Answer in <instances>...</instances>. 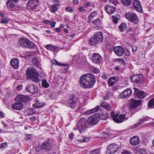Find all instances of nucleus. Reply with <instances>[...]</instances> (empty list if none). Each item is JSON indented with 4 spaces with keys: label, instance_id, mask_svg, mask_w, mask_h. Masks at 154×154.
I'll return each instance as SVG.
<instances>
[{
    "label": "nucleus",
    "instance_id": "nucleus-1",
    "mask_svg": "<svg viewBox=\"0 0 154 154\" xmlns=\"http://www.w3.org/2000/svg\"><path fill=\"white\" fill-rule=\"evenodd\" d=\"M80 84L83 88H92L95 82L94 76L90 74H85L82 76L80 79Z\"/></svg>",
    "mask_w": 154,
    "mask_h": 154
},
{
    "label": "nucleus",
    "instance_id": "nucleus-2",
    "mask_svg": "<svg viewBox=\"0 0 154 154\" xmlns=\"http://www.w3.org/2000/svg\"><path fill=\"white\" fill-rule=\"evenodd\" d=\"M26 75L27 78L31 79L35 82L37 83L39 81L38 73L34 68H28L26 71Z\"/></svg>",
    "mask_w": 154,
    "mask_h": 154
},
{
    "label": "nucleus",
    "instance_id": "nucleus-3",
    "mask_svg": "<svg viewBox=\"0 0 154 154\" xmlns=\"http://www.w3.org/2000/svg\"><path fill=\"white\" fill-rule=\"evenodd\" d=\"M85 118L80 119L77 124L74 128L75 130H78L80 133L84 132L87 128V122Z\"/></svg>",
    "mask_w": 154,
    "mask_h": 154
},
{
    "label": "nucleus",
    "instance_id": "nucleus-4",
    "mask_svg": "<svg viewBox=\"0 0 154 154\" xmlns=\"http://www.w3.org/2000/svg\"><path fill=\"white\" fill-rule=\"evenodd\" d=\"M39 0H29L26 5L28 9L33 11H37L39 6Z\"/></svg>",
    "mask_w": 154,
    "mask_h": 154
},
{
    "label": "nucleus",
    "instance_id": "nucleus-5",
    "mask_svg": "<svg viewBox=\"0 0 154 154\" xmlns=\"http://www.w3.org/2000/svg\"><path fill=\"white\" fill-rule=\"evenodd\" d=\"M141 100H137L132 99L129 102V110L133 114L136 112V108L141 104Z\"/></svg>",
    "mask_w": 154,
    "mask_h": 154
},
{
    "label": "nucleus",
    "instance_id": "nucleus-6",
    "mask_svg": "<svg viewBox=\"0 0 154 154\" xmlns=\"http://www.w3.org/2000/svg\"><path fill=\"white\" fill-rule=\"evenodd\" d=\"M18 42L20 45L29 48H32L35 46L34 44L26 38H19Z\"/></svg>",
    "mask_w": 154,
    "mask_h": 154
},
{
    "label": "nucleus",
    "instance_id": "nucleus-7",
    "mask_svg": "<svg viewBox=\"0 0 154 154\" xmlns=\"http://www.w3.org/2000/svg\"><path fill=\"white\" fill-rule=\"evenodd\" d=\"M111 115L113 120L116 123H120L125 120V115L121 114L119 116L117 114H115L114 112L112 111L111 112Z\"/></svg>",
    "mask_w": 154,
    "mask_h": 154
},
{
    "label": "nucleus",
    "instance_id": "nucleus-8",
    "mask_svg": "<svg viewBox=\"0 0 154 154\" xmlns=\"http://www.w3.org/2000/svg\"><path fill=\"white\" fill-rule=\"evenodd\" d=\"M125 17L129 21L134 23L135 24L137 23L138 22L137 16L133 13L129 12L126 13Z\"/></svg>",
    "mask_w": 154,
    "mask_h": 154
},
{
    "label": "nucleus",
    "instance_id": "nucleus-9",
    "mask_svg": "<svg viewBox=\"0 0 154 154\" xmlns=\"http://www.w3.org/2000/svg\"><path fill=\"white\" fill-rule=\"evenodd\" d=\"M99 116L100 115L98 114L91 116L88 119L87 123L92 125L97 124L99 120Z\"/></svg>",
    "mask_w": 154,
    "mask_h": 154
},
{
    "label": "nucleus",
    "instance_id": "nucleus-10",
    "mask_svg": "<svg viewBox=\"0 0 154 154\" xmlns=\"http://www.w3.org/2000/svg\"><path fill=\"white\" fill-rule=\"evenodd\" d=\"M78 100V98L75 95L72 94L71 95L68 100L69 106L72 108H75Z\"/></svg>",
    "mask_w": 154,
    "mask_h": 154
},
{
    "label": "nucleus",
    "instance_id": "nucleus-11",
    "mask_svg": "<svg viewBox=\"0 0 154 154\" xmlns=\"http://www.w3.org/2000/svg\"><path fill=\"white\" fill-rule=\"evenodd\" d=\"M119 146L115 144H112L109 145L106 150L108 154H113L116 152L118 150Z\"/></svg>",
    "mask_w": 154,
    "mask_h": 154
},
{
    "label": "nucleus",
    "instance_id": "nucleus-12",
    "mask_svg": "<svg viewBox=\"0 0 154 154\" xmlns=\"http://www.w3.org/2000/svg\"><path fill=\"white\" fill-rule=\"evenodd\" d=\"M92 62L96 64H99L101 63L102 60V58L98 53H94L92 57Z\"/></svg>",
    "mask_w": 154,
    "mask_h": 154
},
{
    "label": "nucleus",
    "instance_id": "nucleus-13",
    "mask_svg": "<svg viewBox=\"0 0 154 154\" xmlns=\"http://www.w3.org/2000/svg\"><path fill=\"white\" fill-rule=\"evenodd\" d=\"M131 81L134 83H141L143 81V76L142 75H135L132 76L130 78Z\"/></svg>",
    "mask_w": 154,
    "mask_h": 154
},
{
    "label": "nucleus",
    "instance_id": "nucleus-14",
    "mask_svg": "<svg viewBox=\"0 0 154 154\" xmlns=\"http://www.w3.org/2000/svg\"><path fill=\"white\" fill-rule=\"evenodd\" d=\"M15 100L19 102H27L30 100V97L28 96L20 94L15 98Z\"/></svg>",
    "mask_w": 154,
    "mask_h": 154
},
{
    "label": "nucleus",
    "instance_id": "nucleus-15",
    "mask_svg": "<svg viewBox=\"0 0 154 154\" xmlns=\"http://www.w3.org/2000/svg\"><path fill=\"white\" fill-rule=\"evenodd\" d=\"M93 36L99 43H102L103 41V33L101 32H95Z\"/></svg>",
    "mask_w": 154,
    "mask_h": 154
},
{
    "label": "nucleus",
    "instance_id": "nucleus-16",
    "mask_svg": "<svg viewBox=\"0 0 154 154\" xmlns=\"http://www.w3.org/2000/svg\"><path fill=\"white\" fill-rule=\"evenodd\" d=\"M26 91L32 94L36 93L38 90V88L34 85L28 84L26 88Z\"/></svg>",
    "mask_w": 154,
    "mask_h": 154
},
{
    "label": "nucleus",
    "instance_id": "nucleus-17",
    "mask_svg": "<svg viewBox=\"0 0 154 154\" xmlns=\"http://www.w3.org/2000/svg\"><path fill=\"white\" fill-rule=\"evenodd\" d=\"M113 50L116 54L118 56H122L124 53L123 48L121 46H116L114 47Z\"/></svg>",
    "mask_w": 154,
    "mask_h": 154
},
{
    "label": "nucleus",
    "instance_id": "nucleus-18",
    "mask_svg": "<svg viewBox=\"0 0 154 154\" xmlns=\"http://www.w3.org/2000/svg\"><path fill=\"white\" fill-rule=\"evenodd\" d=\"M19 61L17 58L12 59L10 61L11 66L14 69H17L19 67Z\"/></svg>",
    "mask_w": 154,
    "mask_h": 154
},
{
    "label": "nucleus",
    "instance_id": "nucleus-19",
    "mask_svg": "<svg viewBox=\"0 0 154 154\" xmlns=\"http://www.w3.org/2000/svg\"><path fill=\"white\" fill-rule=\"evenodd\" d=\"M134 7L137 11L141 12L142 11V7L140 2L138 0H134L133 2Z\"/></svg>",
    "mask_w": 154,
    "mask_h": 154
},
{
    "label": "nucleus",
    "instance_id": "nucleus-20",
    "mask_svg": "<svg viewBox=\"0 0 154 154\" xmlns=\"http://www.w3.org/2000/svg\"><path fill=\"white\" fill-rule=\"evenodd\" d=\"M132 91L131 89L128 88L125 90L120 95L122 98H126L132 94Z\"/></svg>",
    "mask_w": 154,
    "mask_h": 154
},
{
    "label": "nucleus",
    "instance_id": "nucleus-21",
    "mask_svg": "<svg viewBox=\"0 0 154 154\" xmlns=\"http://www.w3.org/2000/svg\"><path fill=\"white\" fill-rule=\"evenodd\" d=\"M23 104L20 102L13 103L11 105V107L14 110H20L23 108Z\"/></svg>",
    "mask_w": 154,
    "mask_h": 154
},
{
    "label": "nucleus",
    "instance_id": "nucleus-22",
    "mask_svg": "<svg viewBox=\"0 0 154 154\" xmlns=\"http://www.w3.org/2000/svg\"><path fill=\"white\" fill-rule=\"evenodd\" d=\"M117 81V78L116 77L113 76L110 77L108 80V85L109 86H112Z\"/></svg>",
    "mask_w": 154,
    "mask_h": 154
},
{
    "label": "nucleus",
    "instance_id": "nucleus-23",
    "mask_svg": "<svg viewBox=\"0 0 154 154\" xmlns=\"http://www.w3.org/2000/svg\"><path fill=\"white\" fill-rule=\"evenodd\" d=\"M140 142V139L138 137L134 136L132 137L130 140V143L133 145H136Z\"/></svg>",
    "mask_w": 154,
    "mask_h": 154
},
{
    "label": "nucleus",
    "instance_id": "nucleus-24",
    "mask_svg": "<svg viewBox=\"0 0 154 154\" xmlns=\"http://www.w3.org/2000/svg\"><path fill=\"white\" fill-rule=\"evenodd\" d=\"M105 9L106 12L109 14H113L115 10V9L113 7L106 5L105 6Z\"/></svg>",
    "mask_w": 154,
    "mask_h": 154
},
{
    "label": "nucleus",
    "instance_id": "nucleus-25",
    "mask_svg": "<svg viewBox=\"0 0 154 154\" xmlns=\"http://www.w3.org/2000/svg\"><path fill=\"white\" fill-rule=\"evenodd\" d=\"M135 93L136 94L137 97L140 98H143L145 97L146 95L145 93L143 91H139L137 89H135Z\"/></svg>",
    "mask_w": 154,
    "mask_h": 154
},
{
    "label": "nucleus",
    "instance_id": "nucleus-26",
    "mask_svg": "<svg viewBox=\"0 0 154 154\" xmlns=\"http://www.w3.org/2000/svg\"><path fill=\"white\" fill-rule=\"evenodd\" d=\"M100 106L108 111H110L111 110V107L110 106L108 103L105 101H103L101 103Z\"/></svg>",
    "mask_w": 154,
    "mask_h": 154
},
{
    "label": "nucleus",
    "instance_id": "nucleus-27",
    "mask_svg": "<svg viewBox=\"0 0 154 154\" xmlns=\"http://www.w3.org/2000/svg\"><path fill=\"white\" fill-rule=\"evenodd\" d=\"M88 43L90 45H95L99 44L98 42L96 40L94 37L90 38L88 40Z\"/></svg>",
    "mask_w": 154,
    "mask_h": 154
},
{
    "label": "nucleus",
    "instance_id": "nucleus-28",
    "mask_svg": "<svg viewBox=\"0 0 154 154\" xmlns=\"http://www.w3.org/2000/svg\"><path fill=\"white\" fill-rule=\"evenodd\" d=\"M7 7L10 8H12L16 5V3L12 0H8L6 3Z\"/></svg>",
    "mask_w": 154,
    "mask_h": 154
},
{
    "label": "nucleus",
    "instance_id": "nucleus-29",
    "mask_svg": "<svg viewBox=\"0 0 154 154\" xmlns=\"http://www.w3.org/2000/svg\"><path fill=\"white\" fill-rule=\"evenodd\" d=\"M43 106V104L39 102V101L38 100H37L35 103L33 104V106L34 108H39Z\"/></svg>",
    "mask_w": 154,
    "mask_h": 154
},
{
    "label": "nucleus",
    "instance_id": "nucleus-30",
    "mask_svg": "<svg viewBox=\"0 0 154 154\" xmlns=\"http://www.w3.org/2000/svg\"><path fill=\"white\" fill-rule=\"evenodd\" d=\"M59 6L58 4H54L52 5L51 7V12L53 13H55L58 10L57 6Z\"/></svg>",
    "mask_w": 154,
    "mask_h": 154
},
{
    "label": "nucleus",
    "instance_id": "nucleus-31",
    "mask_svg": "<svg viewBox=\"0 0 154 154\" xmlns=\"http://www.w3.org/2000/svg\"><path fill=\"white\" fill-rule=\"evenodd\" d=\"M48 147V141L46 140L45 141L41 146V148L42 149H47Z\"/></svg>",
    "mask_w": 154,
    "mask_h": 154
},
{
    "label": "nucleus",
    "instance_id": "nucleus-32",
    "mask_svg": "<svg viewBox=\"0 0 154 154\" xmlns=\"http://www.w3.org/2000/svg\"><path fill=\"white\" fill-rule=\"evenodd\" d=\"M121 1L124 5L126 6H129L131 2V0H121Z\"/></svg>",
    "mask_w": 154,
    "mask_h": 154
},
{
    "label": "nucleus",
    "instance_id": "nucleus-33",
    "mask_svg": "<svg viewBox=\"0 0 154 154\" xmlns=\"http://www.w3.org/2000/svg\"><path fill=\"white\" fill-rule=\"evenodd\" d=\"M49 50L56 52L58 51V48L57 47L51 45H49Z\"/></svg>",
    "mask_w": 154,
    "mask_h": 154
},
{
    "label": "nucleus",
    "instance_id": "nucleus-34",
    "mask_svg": "<svg viewBox=\"0 0 154 154\" xmlns=\"http://www.w3.org/2000/svg\"><path fill=\"white\" fill-rule=\"evenodd\" d=\"M97 14V13L95 11H93L91 14L88 17V22H90L92 18L95 17Z\"/></svg>",
    "mask_w": 154,
    "mask_h": 154
},
{
    "label": "nucleus",
    "instance_id": "nucleus-35",
    "mask_svg": "<svg viewBox=\"0 0 154 154\" xmlns=\"http://www.w3.org/2000/svg\"><path fill=\"white\" fill-rule=\"evenodd\" d=\"M126 28V25L125 23L121 24L119 27V29L120 31L122 32H123Z\"/></svg>",
    "mask_w": 154,
    "mask_h": 154
},
{
    "label": "nucleus",
    "instance_id": "nucleus-36",
    "mask_svg": "<svg viewBox=\"0 0 154 154\" xmlns=\"http://www.w3.org/2000/svg\"><path fill=\"white\" fill-rule=\"evenodd\" d=\"M108 115L105 112H103L101 115L100 116L99 118H100L101 119L104 120L108 118Z\"/></svg>",
    "mask_w": 154,
    "mask_h": 154
},
{
    "label": "nucleus",
    "instance_id": "nucleus-37",
    "mask_svg": "<svg viewBox=\"0 0 154 154\" xmlns=\"http://www.w3.org/2000/svg\"><path fill=\"white\" fill-rule=\"evenodd\" d=\"M9 21V19L5 17H2L1 18L0 22L2 23L7 24Z\"/></svg>",
    "mask_w": 154,
    "mask_h": 154
},
{
    "label": "nucleus",
    "instance_id": "nucleus-38",
    "mask_svg": "<svg viewBox=\"0 0 154 154\" xmlns=\"http://www.w3.org/2000/svg\"><path fill=\"white\" fill-rule=\"evenodd\" d=\"M42 86L44 88H47L48 87V83L46 79H44L42 81Z\"/></svg>",
    "mask_w": 154,
    "mask_h": 154
},
{
    "label": "nucleus",
    "instance_id": "nucleus-39",
    "mask_svg": "<svg viewBox=\"0 0 154 154\" xmlns=\"http://www.w3.org/2000/svg\"><path fill=\"white\" fill-rule=\"evenodd\" d=\"M116 61L118 62V63L121 64L123 66H125V63L124 62V60L122 58H118L116 60Z\"/></svg>",
    "mask_w": 154,
    "mask_h": 154
},
{
    "label": "nucleus",
    "instance_id": "nucleus-40",
    "mask_svg": "<svg viewBox=\"0 0 154 154\" xmlns=\"http://www.w3.org/2000/svg\"><path fill=\"white\" fill-rule=\"evenodd\" d=\"M100 150L99 149H97L93 150L90 152V154H99L100 153Z\"/></svg>",
    "mask_w": 154,
    "mask_h": 154
},
{
    "label": "nucleus",
    "instance_id": "nucleus-41",
    "mask_svg": "<svg viewBox=\"0 0 154 154\" xmlns=\"http://www.w3.org/2000/svg\"><path fill=\"white\" fill-rule=\"evenodd\" d=\"M89 140L88 138L83 137L82 138V139L78 140H77V141L81 143H83L84 142H88Z\"/></svg>",
    "mask_w": 154,
    "mask_h": 154
},
{
    "label": "nucleus",
    "instance_id": "nucleus-42",
    "mask_svg": "<svg viewBox=\"0 0 154 154\" xmlns=\"http://www.w3.org/2000/svg\"><path fill=\"white\" fill-rule=\"evenodd\" d=\"M51 62L53 64L58 66H61L62 65V64L58 62L55 59L52 60Z\"/></svg>",
    "mask_w": 154,
    "mask_h": 154
},
{
    "label": "nucleus",
    "instance_id": "nucleus-43",
    "mask_svg": "<svg viewBox=\"0 0 154 154\" xmlns=\"http://www.w3.org/2000/svg\"><path fill=\"white\" fill-rule=\"evenodd\" d=\"M112 18L113 22L115 24H117L118 23V18L117 17L115 16H112Z\"/></svg>",
    "mask_w": 154,
    "mask_h": 154
},
{
    "label": "nucleus",
    "instance_id": "nucleus-44",
    "mask_svg": "<svg viewBox=\"0 0 154 154\" xmlns=\"http://www.w3.org/2000/svg\"><path fill=\"white\" fill-rule=\"evenodd\" d=\"M148 106L150 107H152L154 106V98L149 101L148 103Z\"/></svg>",
    "mask_w": 154,
    "mask_h": 154
},
{
    "label": "nucleus",
    "instance_id": "nucleus-45",
    "mask_svg": "<svg viewBox=\"0 0 154 154\" xmlns=\"http://www.w3.org/2000/svg\"><path fill=\"white\" fill-rule=\"evenodd\" d=\"M93 23L95 25H99L101 23V21L100 19L95 20L93 22Z\"/></svg>",
    "mask_w": 154,
    "mask_h": 154
},
{
    "label": "nucleus",
    "instance_id": "nucleus-46",
    "mask_svg": "<svg viewBox=\"0 0 154 154\" xmlns=\"http://www.w3.org/2000/svg\"><path fill=\"white\" fill-rule=\"evenodd\" d=\"M28 115L29 116L31 115L34 113V112L33 109H28L26 111Z\"/></svg>",
    "mask_w": 154,
    "mask_h": 154
},
{
    "label": "nucleus",
    "instance_id": "nucleus-47",
    "mask_svg": "<svg viewBox=\"0 0 154 154\" xmlns=\"http://www.w3.org/2000/svg\"><path fill=\"white\" fill-rule=\"evenodd\" d=\"M149 119V118L148 117H146L140 119V121L141 122V123L142 124H143Z\"/></svg>",
    "mask_w": 154,
    "mask_h": 154
},
{
    "label": "nucleus",
    "instance_id": "nucleus-48",
    "mask_svg": "<svg viewBox=\"0 0 154 154\" xmlns=\"http://www.w3.org/2000/svg\"><path fill=\"white\" fill-rule=\"evenodd\" d=\"M100 136L103 138H106L108 137V135L104 132H102L100 133Z\"/></svg>",
    "mask_w": 154,
    "mask_h": 154
},
{
    "label": "nucleus",
    "instance_id": "nucleus-49",
    "mask_svg": "<svg viewBox=\"0 0 154 154\" xmlns=\"http://www.w3.org/2000/svg\"><path fill=\"white\" fill-rule=\"evenodd\" d=\"M7 146V144L6 143H3L0 144V147L2 149H5Z\"/></svg>",
    "mask_w": 154,
    "mask_h": 154
},
{
    "label": "nucleus",
    "instance_id": "nucleus-50",
    "mask_svg": "<svg viewBox=\"0 0 154 154\" xmlns=\"http://www.w3.org/2000/svg\"><path fill=\"white\" fill-rule=\"evenodd\" d=\"M66 11L70 12H72L73 11L71 7H67L66 8Z\"/></svg>",
    "mask_w": 154,
    "mask_h": 154
},
{
    "label": "nucleus",
    "instance_id": "nucleus-51",
    "mask_svg": "<svg viewBox=\"0 0 154 154\" xmlns=\"http://www.w3.org/2000/svg\"><path fill=\"white\" fill-rule=\"evenodd\" d=\"M100 108V106H96L95 108H94L91 109L92 110L93 112H96L98 110L99 108Z\"/></svg>",
    "mask_w": 154,
    "mask_h": 154
},
{
    "label": "nucleus",
    "instance_id": "nucleus-52",
    "mask_svg": "<svg viewBox=\"0 0 154 154\" xmlns=\"http://www.w3.org/2000/svg\"><path fill=\"white\" fill-rule=\"evenodd\" d=\"M49 23H50V25L51 26L52 28H54L55 27V25L56 24V22L55 21H53V22H49Z\"/></svg>",
    "mask_w": 154,
    "mask_h": 154
},
{
    "label": "nucleus",
    "instance_id": "nucleus-53",
    "mask_svg": "<svg viewBox=\"0 0 154 154\" xmlns=\"http://www.w3.org/2000/svg\"><path fill=\"white\" fill-rule=\"evenodd\" d=\"M79 11L80 12H82L85 11V9L83 7H80L78 8Z\"/></svg>",
    "mask_w": 154,
    "mask_h": 154
},
{
    "label": "nucleus",
    "instance_id": "nucleus-54",
    "mask_svg": "<svg viewBox=\"0 0 154 154\" xmlns=\"http://www.w3.org/2000/svg\"><path fill=\"white\" fill-rule=\"evenodd\" d=\"M74 134L71 133L69 135V138L70 140H72L74 138Z\"/></svg>",
    "mask_w": 154,
    "mask_h": 154
},
{
    "label": "nucleus",
    "instance_id": "nucleus-55",
    "mask_svg": "<svg viewBox=\"0 0 154 154\" xmlns=\"http://www.w3.org/2000/svg\"><path fill=\"white\" fill-rule=\"evenodd\" d=\"M23 88V86L22 85H20L18 86H17L16 88V89L17 90L20 91Z\"/></svg>",
    "mask_w": 154,
    "mask_h": 154
},
{
    "label": "nucleus",
    "instance_id": "nucleus-56",
    "mask_svg": "<svg viewBox=\"0 0 154 154\" xmlns=\"http://www.w3.org/2000/svg\"><path fill=\"white\" fill-rule=\"evenodd\" d=\"M93 72L94 73H98L100 71L99 69L97 68H94L93 70Z\"/></svg>",
    "mask_w": 154,
    "mask_h": 154
},
{
    "label": "nucleus",
    "instance_id": "nucleus-57",
    "mask_svg": "<svg viewBox=\"0 0 154 154\" xmlns=\"http://www.w3.org/2000/svg\"><path fill=\"white\" fill-rule=\"evenodd\" d=\"M91 5L90 3L89 2H87L85 5V8H88Z\"/></svg>",
    "mask_w": 154,
    "mask_h": 154
},
{
    "label": "nucleus",
    "instance_id": "nucleus-58",
    "mask_svg": "<svg viewBox=\"0 0 154 154\" xmlns=\"http://www.w3.org/2000/svg\"><path fill=\"white\" fill-rule=\"evenodd\" d=\"M142 124L141 123V122L140 121L139 122L136 124L134 125V127L136 128L138 127H139Z\"/></svg>",
    "mask_w": 154,
    "mask_h": 154
},
{
    "label": "nucleus",
    "instance_id": "nucleus-59",
    "mask_svg": "<svg viewBox=\"0 0 154 154\" xmlns=\"http://www.w3.org/2000/svg\"><path fill=\"white\" fill-rule=\"evenodd\" d=\"M36 117L34 116H32L30 117L29 118L30 120L32 121H34L36 120Z\"/></svg>",
    "mask_w": 154,
    "mask_h": 154
},
{
    "label": "nucleus",
    "instance_id": "nucleus-60",
    "mask_svg": "<svg viewBox=\"0 0 154 154\" xmlns=\"http://www.w3.org/2000/svg\"><path fill=\"white\" fill-rule=\"evenodd\" d=\"M2 124L3 125H4V127L5 128H6L7 129H8V125L7 124L4 122H2Z\"/></svg>",
    "mask_w": 154,
    "mask_h": 154
},
{
    "label": "nucleus",
    "instance_id": "nucleus-61",
    "mask_svg": "<svg viewBox=\"0 0 154 154\" xmlns=\"http://www.w3.org/2000/svg\"><path fill=\"white\" fill-rule=\"evenodd\" d=\"M122 154H131V153L129 151H125L122 152Z\"/></svg>",
    "mask_w": 154,
    "mask_h": 154
},
{
    "label": "nucleus",
    "instance_id": "nucleus-62",
    "mask_svg": "<svg viewBox=\"0 0 154 154\" xmlns=\"http://www.w3.org/2000/svg\"><path fill=\"white\" fill-rule=\"evenodd\" d=\"M26 137L27 138L26 140H28L32 138V136L31 134H28L26 135Z\"/></svg>",
    "mask_w": 154,
    "mask_h": 154
},
{
    "label": "nucleus",
    "instance_id": "nucleus-63",
    "mask_svg": "<svg viewBox=\"0 0 154 154\" xmlns=\"http://www.w3.org/2000/svg\"><path fill=\"white\" fill-rule=\"evenodd\" d=\"M132 48L133 51H135L137 50V47L136 46H132Z\"/></svg>",
    "mask_w": 154,
    "mask_h": 154
},
{
    "label": "nucleus",
    "instance_id": "nucleus-64",
    "mask_svg": "<svg viewBox=\"0 0 154 154\" xmlns=\"http://www.w3.org/2000/svg\"><path fill=\"white\" fill-rule=\"evenodd\" d=\"M101 77L104 79H106L107 78V75L105 74L102 75Z\"/></svg>",
    "mask_w": 154,
    "mask_h": 154
}]
</instances>
